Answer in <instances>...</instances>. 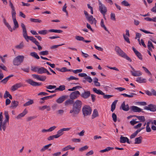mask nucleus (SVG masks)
I'll list each match as a JSON object with an SVG mask.
<instances>
[{
  "instance_id": "nucleus-38",
  "label": "nucleus",
  "mask_w": 156,
  "mask_h": 156,
  "mask_svg": "<svg viewBox=\"0 0 156 156\" xmlns=\"http://www.w3.org/2000/svg\"><path fill=\"white\" fill-rule=\"evenodd\" d=\"M100 24H101V26L102 27L104 28V29H105V31H106L109 33V32L107 28L106 27H105V25L104 24V20L103 19H102L101 20Z\"/></svg>"
},
{
  "instance_id": "nucleus-37",
  "label": "nucleus",
  "mask_w": 156,
  "mask_h": 156,
  "mask_svg": "<svg viewBox=\"0 0 156 156\" xmlns=\"http://www.w3.org/2000/svg\"><path fill=\"white\" fill-rule=\"evenodd\" d=\"M20 87V84L17 83L12 86L11 90L12 91H14L16 90Z\"/></svg>"
},
{
  "instance_id": "nucleus-15",
  "label": "nucleus",
  "mask_w": 156,
  "mask_h": 156,
  "mask_svg": "<svg viewBox=\"0 0 156 156\" xmlns=\"http://www.w3.org/2000/svg\"><path fill=\"white\" fill-rule=\"evenodd\" d=\"M120 142L121 143H125L127 142L129 144H130L131 142L129 141V139L127 137H124L121 136L120 137Z\"/></svg>"
},
{
  "instance_id": "nucleus-63",
  "label": "nucleus",
  "mask_w": 156,
  "mask_h": 156,
  "mask_svg": "<svg viewBox=\"0 0 156 156\" xmlns=\"http://www.w3.org/2000/svg\"><path fill=\"white\" fill-rule=\"evenodd\" d=\"M142 68L146 73H148L149 75H151V73L146 67L144 66H143Z\"/></svg>"
},
{
  "instance_id": "nucleus-48",
  "label": "nucleus",
  "mask_w": 156,
  "mask_h": 156,
  "mask_svg": "<svg viewBox=\"0 0 156 156\" xmlns=\"http://www.w3.org/2000/svg\"><path fill=\"white\" fill-rule=\"evenodd\" d=\"M122 5L125 6H129L130 5L126 0H124L121 2Z\"/></svg>"
},
{
  "instance_id": "nucleus-51",
  "label": "nucleus",
  "mask_w": 156,
  "mask_h": 156,
  "mask_svg": "<svg viewBox=\"0 0 156 156\" xmlns=\"http://www.w3.org/2000/svg\"><path fill=\"white\" fill-rule=\"evenodd\" d=\"M135 54L140 60H142V56L140 52L138 51L136 53H135Z\"/></svg>"
},
{
  "instance_id": "nucleus-41",
  "label": "nucleus",
  "mask_w": 156,
  "mask_h": 156,
  "mask_svg": "<svg viewBox=\"0 0 156 156\" xmlns=\"http://www.w3.org/2000/svg\"><path fill=\"white\" fill-rule=\"evenodd\" d=\"M48 31L49 32L57 33H61L63 32L62 30H61L55 29H50Z\"/></svg>"
},
{
  "instance_id": "nucleus-24",
  "label": "nucleus",
  "mask_w": 156,
  "mask_h": 156,
  "mask_svg": "<svg viewBox=\"0 0 156 156\" xmlns=\"http://www.w3.org/2000/svg\"><path fill=\"white\" fill-rule=\"evenodd\" d=\"M18 105L19 102L17 101H14L11 102L10 107L13 109L15 108Z\"/></svg>"
},
{
  "instance_id": "nucleus-22",
  "label": "nucleus",
  "mask_w": 156,
  "mask_h": 156,
  "mask_svg": "<svg viewBox=\"0 0 156 156\" xmlns=\"http://www.w3.org/2000/svg\"><path fill=\"white\" fill-rule=\"evenodd\" d=\"M74 101L73 99H69L66 100L65 103V106H68L72 104H73Z\"/></svg>"
},
{
  "instance_id": "nucleus-42",
  "label": "nucleus",
  "mask_w": 156,
  "mask_h": 156,
  "mask_svg": "<svg viewBox=\"0 0 156 156\" xmlns=\"http://www.w3.org/2000/svg\"><path fill=\"white\" fill-rule=\"evenodd\" d=\"M136 117L139 120H140V121L142 122H144L145 120V119L144 116H136Z\"/></svg>"
},
{
  "instance_id": "nucleus-14",
  "label": "nucleus",
  "mask_w": 156,
  "mask_h": 156,
  "mask_svg": "<svg viewBox=\"0 0 156 156\" xmlns=\"http://www.w3.org/2000/svg\"><path fill=\"white\" fill-rule=\"evenodd\" d=\"M87 19L91 24H94L96 25L97 20L94 18L93 17L92 15H90L89 17H87Z\"/></svg>"
},
{
  "instance_id": "nucleus-53",
  "label": "nucleus",
  "mask_w": 156,
  "mask_h": 156,
  "mask_svg": "<svg viewBox=\"0 0 156 156\" xmlns=\"http://www.w3.org/2000/svg\"><path fill=\"white\" fill-rule=\"evenodd\" d=\"M84 78L89 83H91L92 81V79L90 76H87L86 77H85Z\"/></svg>"
},
{
  "instance_id": "nucleus-18",
  "label": "nucleus",
  "mask_w": 156,
  "mask_h": 156,
  "mask_svg": "<svg viewBox=\"0 0 156 156\" xmlns=\"http://www.w3.org/2000/svg\"><path fill=\"white\" fill-rule=\"evenodd\" d=\"M130 109L132 111H133L134 112H144V111H142V109L136 106H132L130 107Z\"/></svg>"
},
{
  "instance_id": "nucleus-28",
  "label": "nucleus",
  "mask_w": 156,
  "mask_h": 156,
  "mask_svg": "<svg viewBox=\"0 0 156 156\" xmlns=\"http://www.w3.org/2000/svg\"><path fill=\"white\" fill-rule=\"evenodd\" d=\"M93 90L94 92L98 94L104 95V93L100 90H97L96 88H93Z\"/></svg>"
},
{
  "instance_id": "nucleus-39",
  "label": "nucleus",
  "mask_w": 156,
  "mask_h": 156,
  "mask_svg": "<svg viewBox=\"0 0 156 156\" xmlns=\"http://www.w3.org/2000/svg\"><path fill=\"white\" fill-rule=\"evenodd\" d=\"M66 87L64 85H60L58 87L56 88V90L62 91L65 89Z\"/></svg>"
},
{
  "instance_id": "nucleus-40",
  "label": "nucleus",
  "mask_w": 156,
  "mask_h": 156,
  "mask_svg": "<svg viewBox=\"0 0 156 156\" xmlns=\"http://www.w3.org/2000/svg\"><path fill=\"white\" fill-rule=\"evenodd\" d=\"M30 55L31 56L34 57L37 59H39L40 58L37 55V54L35 52H34L30 53Z\"/></svg>"
},
{
  "instance_id": "nucleus-10",
  "label": "nucleus",
  "mask_w": 156,
  "mask_h": 156,
  "mask_svg": "<svg viewBox=\"0 0 156 156\" xmlns=\"http://www.w3.org/2000/svg\"><path fill=\"white\" fill-rule=\"evenodd\" d=\"M131 68L133 70L131 71L132 75L134 76H138L142 75V73L140 71H136L133 67L131 66Z\"/></svg>"
},
{
  "instance_id": "nucleus-21",
  "label": "nucleus",
  "mask_w": 156,
  "mask_h": 156,
  "mask_svg": "<svg viewBox=\"0 0 156 156\" xmlns=\"http://www.w3.org/2000/svg\"><path fill=\"white\" fill-rule=\"evenodd\" d=\"M24 38L27 42L29 41V40L33 42L34 43L37 41L36 39L32 36H29L28 35H27Z\"/></svg>"
},
{
  "instance_id": "nucleus-46",
  "label": "nucleus",
  "mask_w": 156,
  "mask_h": 156,
  "mask_svg": "<svg viewBox=\"0 0 156 156\" xmlns=\"http://www.w3.org/2000/svg\"><path fill=\"white\" fill-rule=\"evenodd\" d=\"M33 101L32 100H30V101L26 102L23 105L24 106L30 105L33 103Z\"/></svg>"
},
{
  "instance_id": "nucleus-61",
  "label": "nucleus",
  "mask_w": 156,
  "mask_h": 156,
  "mask_svg": "<svg viewBox=\"0 0 156 156\" xmlns=\"http://www.w3.org/2000/svg\"><path fill=\"white\" fill-rule=\"evenodd\" d=\"M37 116L36 115H34L33 116L29 117L27 118V121H30V120L36 118H37Z\"/></svg>"
},
{
  "instance_id": "nucleus-43",
  "label": "nucleus",
  "mask_w": 156,
  "mask_h": 156,
  "mask_svg": "<svg viewBox=\"0 0 156 156\" xmlns=\"http://www.w3.org/2000/svg\"><path fill=\"white\" fill-rule=\"evenodd\" d=\"M114 149L113 147H108L105 149L101 150L100 151V152H104L106 151H110L112 150H113Z\"/></svg>"
},
{
  "instance_id": "nucleus-27",
  "label": "nucleus",
  "mask_w": 156,
  "mask_h": 156,
  "mask_svg": "<svg viewBox=\"0 0 156 156\" xmlns=\"http://www.w3.org/2000/svg\"><path fill=\"white\" fill-rule=\"evenodd\" d=\"M142 139V137L141 136L136 138L135 139L134 144H139L141 143Z\"/></svg>"
},
{
  "instance_id": "nucleus-17",
  "label": "nucleus",
  "mask_w": 156,
  "mask_h": 156,
  "mask_svg": "<svg viewBox=\"0 0 156 156\" xmlns=\"http://www.w3.org/2000/svg\"><path fill=\"white\" fill-rule=\"evenodd\" d=\"M21 27L22 29V34L24 38L27 35V31L26 26L23 23H21Z\"/></svg>"
},
{
  "instance_id": "nucleus-13",
  "label": "nucleus",
  "mask_w": 156,
  "mask_h": 156,
  "mask_svg": "<svg viewBox=\"0 0 156 156\" xmlns=\"http://www.w3.org/2000/svg\"><path fill=\"white\" fill-rule=\"evenodd\" d=\"M27 81L28 83L34 87L40 86L42 84V83H38L35 82L30 79H28L27 80Z\"/></svg>"
},
{
  "instance_id": "nucleus-33",
  "label": "nucleus",
  "mask_w": 156,
  "mask_h": 156,
  "mask_svg": "<svg viewBox=\"0 0 156 156\" xmlns=\"http://www.w3.org/2000/svg\"><path fill=\"white\" fill-rule=\"evenodd\" d=\"M13 75H11L8 76L7 77H5L1 81V82H2L4 83H6L8 81V80L9 79L10 77H12Z\"/></svg>"
},
{
  "instance_id": "nucleus-36",
  "label": "nucleus",
  "mask_w": 156,
  "mask_h": 156,
  "mask_svg": "<svg viewBox=\"0 0 156 156\" xmlns=\"http://www.w3.org/2000/svg\"><path fill=\"white\" fill-rule=\"evenodd\" d=\"M46 69L43 67H41L39 68L38 73L39 74H42L43 73H45V71Z\"/></svg>"
},
{
  "instance_id": "nucleus-52",
  "label": "nucleus",
  "mask_w": 156,
  "mask_h": 156,
  "mask_svg": "<svg viewBox=\"0 0 156 156\" xmlns=\"http://www.w3.org/2000/svg\"><path fill=\"white\" fill-rule=\"evenodd\" d=\"M88 148V147L86 145L84 147H83L79 149V151H85Z\"/></svg>"
},
{
  "instance_id": "nucleus-35",
  "label": "nucleus",
  "mask_w": 156,
  "mask_h": 156,
  "mask_svg": "<svg viewBox=\"0 0 156 156\" xmlns=\"http://www.w3.org/2000/svg\"><path fill=\"white\" fill-rule=\"evenodd\" d=\"M13 20L14 24V27L13 28V30H15V29L19 27V24L18 22L16 20V19H13Z\"/></svg>"
},
{
  "instance_id": "nucleus-62",
  "label": "nucleus",
  "mask_w": 156,
  "mask_h": 156,
  "mask_svg": "<svg viewBox=\"0 0 156 156\" xmlns=\"http://www.w3.org/2000/svg\"><path fill=\"white\" fill-rule=\"evenodd\" d=\"M56 136L55 135L50 136L48 137V140H53L54 138H57Z\"/></svg>"
},
{
  "instance_id": "nucleus-6",
  "label": "nucleus",
  "mask_w": 156,
  "mask_h": 156,
  "mask_svg": "<svg viewBox=\"0 0 156 156\" xmlns=\"http://www.w3.org/2000/svg\"><path fill=\"white\" fill-rule=\"evenodd\" d=\"M80 93L78 91H76L72 92L69 95V97L70 99L73 100L77 98L80 95Z\"/></svg>"
},
{
  "instance_id": "nucleus-56",
  "label": "nucleus",
  "mask_w": 156,
  "mask_h": 156,
  "mask_svg": "<svg viewBox=\"0 0 156 156\" xmlns=\"http://www.w3.org/2000/svg\"><path fill=\"white\" fill-rule=\"evenodd\" d=\"M27 113V111L26 109H25L23 112L20 114V117H23Z\"/></svg>"
},
{
  "instance_id": "nucleus-26",
  "label": "nucleus",
  "mask_w": 156,
  "mask_h": 156,
  "mask_svg": "<svg viewBox=\"0 0 156 156\" xmlns=\"http://www.w3.org/2000/svg\"><path fill=\"white\" fill-rule=\"evenodd\" d=\"M147 47L148 49L151 51H152V50L151 48L153 49L154 48V46L151 42L150 41H149L148 42Z\"/></svg>"
},
{
  "instance_id": "nucleus-8",
  "label": "nucleus",
  "mask_w": 156,
  "mask_h": 156,
  "mask_svg": "<svg viewBox=\"0 0 156 156\" xmlns=\"http://www.w3.org/2000/svg\"><path fill=\"white\" fill-rule=\"evenodd\" d=\"M82 101L79 100H76L74 102L73 106L74 107L77 108L78 109L81 110L82 107Z\"/></svg>"
},
{
  "instance_id": "nucleus-50",
  "label": "nucleus",
  "mask_w": 156,
  "mask_h": 156,
  "mask_svg": "<svg viewBox=\"0 0 156 156\" xmlns=\"http://www.w3.org/2000/svg\"><path fill=\"white\" fill-rule=\"evenodd\" d=\"M79 79L78 78H76L73 76H71L67 78H66V80H68V81H70L71 80H77Z\"/></svg>"
},
{
  "instance_id": "nucleus-58",
  "label": "nucleus",
  "mask_w": 156,
  "mask_h": 156,
  "mask_svg": "<svg viewBox=\"0 0 156 156\" xmlns=\"http://www.w3.org/2000/svg\"><path fill=\"white\" fill-rule=\"evenodd\" d=\"M123 35L125 41H126L127 43H130V41L128 37L126 36V35L124 34H123Z\"/></svg>"
},
{
  "instance_id": "nucleus-44",
  "label": "nucleus",
  "mask_w": 156,
  "mask_h": 156,
  "mask_svg": "<svg viewBox=\"0 0 156 156\" xmlns=\"http://www.w3.org/2000/svg\"><path fill=\"white\" fill-rule=\"evenodd\" d=\"M30 20L31 22L34 23H41L42 22L41 20H39L38 19H35L31 18H30Z\"/></svg>"
},
{
  "instance_id": "nucleus-47",
  "label": "nucleus",
  "mask_w": 156,
  "mask_h": 156,
  "mask_svg": "<svg viewBox=\"0 0 156 156\" xmlns=\"http://www.w3.org/2000/svg\"><path fill=\"white\" fill-rule=\"evenodd\" d=\"M48 51H41L39 52V54L40 55H47L48 54Z\"/></svg>"
},
{
  "instance_id": "nucleus-31",
  "label": "nucleus",
  "mask_w": 156,
  "mask_h": 156,
  "mask_svg": "<svg viewBox=\"0 0 156 156\" xmlns=\"http://www.w3.org/2000/svg\"><path fill=\"white\" fill-rule=\"evenodd\" d=\"M117 101V100H115L112 103L111 106V111L112 112H113L115 110L116 107V105Z\"/></svg>"
},
{
  "instance_id": "nucleus-4",
  "label": "nucleus",
  "mask_w": 156,
  "mask_h": 156,
  "mask_svg": "<svg viewBox=\"0 0 156 156\" xmlns=\"http://www.w3.org/2000/svg\"><path fill=\"white\" fill-rule=\"evenodd\" d=\"M83 114L84 116L90 115L92 112V109L88 106H85L82 108Z\"/></svg>"
},
{
  "instance_id": "nucleus-59",
  "label": "nucleus",
  "mask_w": 156,
  "mask_h": 156,
  "mask_svg": "<svg viewBox=\"0 0 156 156\" xmlns=\"http://www.w3.org/2000/svg\"><path fill=\"white\" fill-rule=\"evenodd\" d=\"M16 12L15 10V9H14L12 10V19H14V18L16 19Z\"/></svg>"
},
{
  "instance_id": "nucleus-60",
  "label": "nucleus",
  "mask_w": 156,
  "mask_h": 156,
  "mask_svg": "<svg viewBox=\"0 0 156 156\" xmlns=\"http://www.w3.org/2000/svg\"><path fill=\"white\" fill-rule=\"evenodd\" d=\"M112 117L113 121L115 122L117 121V116L116 115L115 113H112Z\"/></svg>"
},
{
  "instance_id": "nucleus-23",
  "label": "nucleus",
  "mask_w": 156,
  "mask_h": 156,
  "mask_svg": "<svg viewBox=\"0 0 156 156\" xmlns=\"http://www.w3.org/2000/svg\"><path fill=\"white\" fill-rule=\"evenodd\" d=\"M137 94H136L134 93H131L130 94H127L125 93L122 94L121 95H122L126 97H128L129 98H132L134 96L136 95Z\"/></svg>"
},
{
  "instance_id": "nucleus-3",
  "label": "nucleus",
  "mask_w": 156,
  "mask_h": 156,
  "mask_svg": "<svg viewBox=\"0 0 156 156\" xmlns=\"http://www.w3.org/2000/svg\"><path fill=\"white\" fill-rule=\"evenodd\" d=\"M98 3L99 5V10L104 16L105 19L106 20V18L105 17V16L106 13L107 11V8L99 0L98 1Z\"/></svg>"
},
{
  "instance_id": "nucleus-45",
  "label": "nucleus",
  "mask_w": 156,
  "mask_h": 156,
  "mask_svg": "<svg viewBox=\"0 0 156 156\" xmlns=\"http://www.w3.org/2000/svg\"><path fill=\"white\" fill-rule=\"evenodd\" d=\"M48 32L47 30H45L39 31H38V33L40 34L44 35L48 34Z\"/></svg>"
},
{
  "instance_id": "nucleus-54",
  "label": "nucleus",
  "mask_w": 156,
  "mask_h": 156,
  "mask_svg": "<svg viewBox=\"0 0 156 156\" xmlns=\"http://www.w3.org/2000/svg\"><path fill=\"white\" fill-rule=\"evenodd\" d=\"M39 67H32L31 70L34 72H37L38 73Z\"/></svg>"
},
{
  "instance_id": "nucleus-1",
  "label": "nucleus",
  "mask_w": 156,
  "mask_h": 156,
  "mask_svg": "<svg viewBox=\"0 0 156 156\" xmlns=\"http://www.w3.org/2000/svg\"><path fill=\"white\" fill-rule=\"evenodd\" d=\"M4 114L5 116V119L3 122V116L2 113L1 112L0 114V130L5 131L6 128V123L8 122L9 119V116L8 112L7 111H5Z\"/></svg>"
},
{
  "instance_id": "nucleus-64",
  "label": "nucleus",
  "mask_w": 156,
  "mask_h": 156,
  "mask_svg": "<svg viewBox=\"0 0 156 156\" xmlns=\"http://www.w3.org/2000/svg\"><path fill=\"white\" fill-rule=\"evenodd\" d=\"M70 147L71 146L70 145H69L67 146L66 147H65L63 148L62 149V151H65L69 149H70Z\"/></svg>"
},
{
  "instance_id": "nucleus-7",
  "label": "nucleus",
  "mask_w": 156,
  "mask_h": 156,
  "mask_svg": "<svg viewBox=\"0 0 156 156\" xmlns=\"http://www.w3.org/2000/svg\"><path fill=\"white\" fill-rule=\"evenodd\" d=\"M144 109L150 110L152 112H154L156 111V105L151 104L148 105V106H145L144 107Z\"/></svg>"
},
{
  "instance_id": "nucleus-5",
  "label": "nucleus",
  "mask_w": 156,
  "mask_h": 156,
  "mask_svg": "<svg viewBox=\"0 0 156 156\" xmlns=\"http://www.w3.org/2000/svg\"><path fill=\"white\" fill-rule=\"evenodd\" d=\"M80 110L73 106L72 109L70 110L69 113L71 114L72 117H75L79 114Z\"/></svg>"
},
{
  "instance_id": "nucleus-12",
  "label": "nucleus",
  "mask_w": 156,
  "mask_h": 156,
  "mask_svg": "<svg viewBox=\"0 0 156 156\" xmlns=\"http://www.w3.org/2000/svg\"><path fill=\"white\" fill-rule=\"evenodd\" d=\"M80 96L84 99L88 98L90 96V91H84V92L80 94Z\"/></svg>"
},
{
  "instance_id": "nucleus-32",
  "label": "nucleus",
  "mask_w": 156,
  "mask_h": 156,
  "mask_svg": "<svg viewBox=\"0 0 156 156\" xmlns=\"http://www.w3.org/2000/svg\"><path fill=\"white\" fill-rule=\"evenodd\" d=\"M3 22L5 24L6 26V27L8 28L9 30H10L11 32L12 31V29L10 25L9 24V23L7 22L5 18H4L3 19Z\"/></svg>"
},
{
  "instance_id": "nucleus-30",
  "label": "nucleus",
  "mask_w": 156,
  "mask_h": 156,
  "mask_svg": "<svg viewBox=\"0 0 156 156\" xmlns=\"http://www.w3.org/2000/svg\"><path fill=\"white\" fill-rule=\"evenodd\" d=\"M98 116V113L97 109L94 110L92 116V119H94L95 117Z\"/></svg>"
},
{
  "instance_id": "nucleus-16",
  "label": "nucleus",
  "mask_w": 156,
  "mask_h": 156,
  "mask_svg": "<svg viewBox=\"0 0 156 156\" xmlns=\"http://www.w3.org/2000/svg\"><path fill=\"white\" fill-rule=\"evenodd\" d=\"M68 96H67L63 95L57 99L56 100V102L58 104L62 103L68 98Z\"/></svg>"
},
{
  "instance_id": "nucleus-55",
  "label": "nucleus",
  "mask_w": 156,
  "mask_h": 156,
  "mask_svg": "<svg viewBox=\"0 0 156 156\" xmlns=\"http://www.w3.org/2000/svg\"><path fill=\"white\" fill-rule=\"evenodd\" d=\"M45 87L47 89H51L56 88V86L55 85H49L48 86H46Z\"/></svg>"
},
{
  "instance_id": "nucleus-49",
  "label": "nucleus",
  "mask_w": 156,
  "mask_h": 156,
  "mask_svg": "<svg viewBox=\"0 0 156 156\" xmlns=\"http://www.w3.org/2000/svg\"><path fill=\"white\" fill-rule=\"evenodd\" d=\"M75 38L76 39L78 40V41H84V38L81 36H76L75 37Z\"/></svg>"
},
{
  "instance_id": "nucleus-20",
  "label": "nucleus",
  "mask_w": 156,
  "mask_h": 156,
  "mask_svg": "<svg viewBox=\"0 0 156 156\" xmlns=\"http://www.w3.org/2000/svg\"><path fill=\"white\" fill-rule=\"evenodd\" d=\"M13 63L15 66H18L20 64V55L14 58Z\"/></svg>"
},
{
  "instance_id": "nucleus-2",
  "label": "nucleus",
  "mask_w": 156,
  "mask_h": 156,
  "mask_svg": "<svg viewBox=\"0 0 156 156\" xmlns=\"http://www.w3.org/2000/svg\"><path fill=\"white\" fill-rule=\"evenodd\" d=\"M115 50L117 54L119 56L126 59L130 62L132 61L131 58L129 57L118 46H116L115 48Z\"/></svg>"
},
{
  "instance_id": "nucleus-11",
  "label": "nucleus",
  "mask_w": 156,
  "mask_h": 156,
  "mask_svg": "<svg viewBox=\"0 0 156 156\" xmlns=\"http://www.w3.org/2000/svg\"><path fill=\"white\" fill-rule=\"evenodd\" d=\"M32 75L34 78L42 81H44L46 78L45 76H42L35 74H32Z\"/></svg>"
},
{
  "instance_id": "nucleus-19",
  "label": "nucleus",
  "mask_w": 156,
  "mask_h": 156,
  "mask_svg": "<svg viewBox=\"0 0 156 156\" xmlns=\"http://www.w3.org/2000/svg\"><path fill=\"white\" fill-rule=\"evenodd\" d=\"M120 109H122L124 111H127L129 110V108L128 105H125V102L124 101L120 107Z\"/></svg>"
},
{
  "instance_id": "nucleus-57",
  "label": "nucleus",
  "mask_w": 156,
  "mask_h": 156,
  "mask_svg": "<svg viewBox=\"0 0 156 156\" xmlns=\"http://www.w3.org/2000/svg\"><path fill=\"white\" fill-rule=\"evenodd\" d=\"M64 111L63 110L60 109L58 110L57 112L58 115H62L64 113Z\"/></svg>"
},
{
  "instance_id": "nucleus-29",
  "label": "nucleus",
  "mask_w": 156,
  "mask_h": 156,
  "mask_svg": "<svg viewBox=\"0 0 156 156\" xmlns=\"http://www.w3.org/2000/svg\"><path fill=\"white\" fill-rule=\"evenodd\" d=\"M4 97L5 98H7L9 97L10 99L12 100V97L10 94L7 91H6L4 95Z\"/></svg>"
},
{
  "instance_id": "nucleus-25",
  "label": "nucleus",
  "mask_w": 156,
  "mask_h": 156,
  "mask_svg": "<svg viewBox=\"0 0 156 156\" xmlns=\"http://www.w3.org/2000/svg\"><path fill=\"white\" fill-rule=\"evenodd\" d=\"M136 81L140 83H145L146 82L145 79L142 78L141 77H138L136 78Z\"/></svg>"
},
{
  "instance_id": "nucleus-9",
  "label": "nucleus",
  "mask_w": 156,
  "mask_h": 156,
  "mask_svg": "<svg viewBox=\"0 0 156 156\" xmlns=\"http://www.w3.org/2000/svg\"><path fill=\"white\" fill-rule=\"evenodd\" d=\"M71 128H63L61 129L57 132V134L55 135L56 136L57 138L59 137L60 136L62 135L63 133V132L64 131H69L71 129Z\"/></svg>"
},
{
  "instance_id": "nucleus-34",
  "label": "nucleus",
  "mask_w": 156,
  "mask_h": 156,
  "mask_svg": "<svg viewBox=\"0 0 156 156\" xmlns=\"http://www.w3.org/2000/svg\"><path fill=\"white\" fill-rule=\"evenodd\" d=\"M51 144H50L44 146L41 150L40 151L41 152L44 151L48 149V147L51 145Z\"/></svg>"
}]
</instances>
